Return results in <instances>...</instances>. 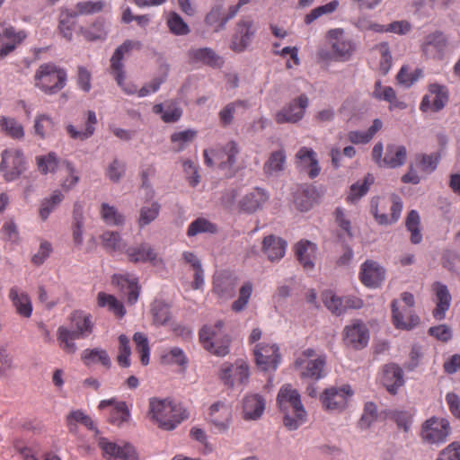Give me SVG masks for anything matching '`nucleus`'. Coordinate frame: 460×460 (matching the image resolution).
<instances>
[{
  "instance_id": "obj_27",
  "label": "nucleus",
  "mask_w": 460,
  "mask_h": 460,
  "mask_svg": "<svg viewBox=\"0 0 460 460\" xmlns=\"http://www.w3.org/2000/svg\"><path fill=\"white\" fill-rule=\"evenodd\" d=\"M381 382L391 394H397L398 388L404 385L402 369L394 363L385 365Z\"/></svg>"
},
{
  "instance_id": "obj_11",
  "label": "nucleus",
  "mask_w": 460,
  "mask_h": 460,
  "mask_svg": "<svg viewBox=\"0 0 460 460\" xmlns=\"http://www.w3.org/2000/svg\"><path fill=\"white\" fill-rule=\"evenodd\" d=\"M239 153L237 144L234 141L226 143L224 146L214 150H204V162L208 166L215 164L221 170H230L236 163Z\"/></svg>"
},
{
  "instance_id": "obj_39",
  "label": "nucleus",
  "mask_w": 460,
  "mask_h": 460,
  "mask_svg": "<svg viewBox=\"0 0 460 460\" xmlns=\"http://www.w3.org/2000/svg\"><path fill=\"white\" fill-rule=\"evenodd\" d=\"M25 37L26 34L23 31L15 32L13 27L4 28L3 32H0V40L5 39L10 40V42H7L0 49V57H5L12 52L15 49L16 44L22 42Z\"/></svg>"
},
{
  "instance_id": "obj_41",
  "label": "nucleus",
  "mask_w": 460,
  "mask_h": 460,
  "mask_svg": "<svg viewBox=\"0 0 460 460\" xmlns=\"http://www.w3.org/2000/svg\"><path fill=\"white\" fill-rule=\"evenodd\" d=\"M104 5L105 3L102 0L79 2L75 5V10L66 9V13L72 18H76L78 15L93 14L102 12Z\"/></svg>"
},
{
  "instance_id": "obj_60",
  "label": "nucleus",
  "mask_w": 460,
  "mask_h": 460,
  "mask_svg": "<svg viewBox=\"0 0 460 460\" xmlns=\"http://www.w3.org/2000/svg\"><path fill=\"white\" fill-rule=\"evenodd\" d=\"M322 299L324 305L332 314L336 315H341L343 314L342 297L337 296L332 290H325L322 294Z\"/></svg>"
},
{
  "instance_id": "obj_13",
  "label": "nucleus",
  "mask_w": 460,
  "mask_h": 460,
  "mask_svg": "<svg viewBox=\"0 0 460 460\" xmlns=\"http://www.w3.org/2000/svg\"><path fill=\"white\" fill-rule=\"evenodd\" d=\"M22 153L16 149L4 150L0 163V172L6 181L17 179L25 170Z\"/></svg>"
},
{
  "instance_id": "obj_25",
  "label": "nucleus",
  "mask_w": 460,
  "mask_h": 460,
  "mask_svg": "<svg viewBox=\"0 0 460 460\" xmlns=\"http://www.w3.org/2000/svg\"><path fill=\"white\" fill-rule=\"evenodd\" d=\"M188 58L191 64L208 66L219 68L224 64V59L211 48H196L188 51Z\"/></svg>"
},
{
  "instance_id": "obj_36",
  "label": "nucleus",
  "mask_w": 460,
  "mask_h": 460,
  "mask_svg": "<svg viewBox=\"0 0 460 460\" xmlns=\"http://www.w3.org/2000/svg\"><path fill=\"white\" fill-rule=\"evenodd\" d=\"M81 359L86 366L100 363L107 369L111 367V360L107 351L100 348L84 349L81 354Z\"/></svg>"
},
{
  "instance_id": "obj_47",
  "label": "nucleus",
  "mask_w": 460,
  "mask_h": 460,
  "mask_svg": "<svg viewBox=\"0 0 460 460\" xmlns=\"http://www.w3.org/2000/svg\"><path fill=\"white\" fill-rule=\"evenodd\" d=\"M217 232V225L204 217H198L190 224L187 230V235L189 237H192L199 234H215Z\"/></svg>"
},
{
  "instance_id": "obj_33",
  "label": "nucleus",
  "mask_w": 460,
  "mask_h": 460,
  "mask_svg": "<svg viewBox=\"0 0 460 460\" xmlns=\"http://www.w3.org/2000/svg\"><path fill=\"white\" fill-rule=\"evenodd\" d=\"M287 248V242L275 235L264 237L262 250L270 261H277L284 257Z\"/></svg>"
},
{
  "instance_id": "obj_12",
  "label": "nucleus",
  "mask_w": 460,
  "mask_h": 460,
  "mask_svg": "<svg viewBox=\"0 0 460 460\" xmlns=\"http://www.w3.org/2000/svg\"><path fill=\"white\" fill-rule=\"evenodd\" d=\"M450 425L444 418L431 417L421 426L420 437L429 444H440L446 441L450 434Z\"/></svg>"
},
{
  "instance_id": "obj_49",
  "label": "nucleus",
  "mask_w": 460,
  "mask_h": 460,
  "mask_svg": "<svg viewBox=\"0 0 460 460\" xmlns=\"http://www.w3.org/2000/svg\"><path fill=\"white\" fill-rule=\"evenodd\" d=\"M36 164L40 173H53L59 164V159L55 152H49L47 155L36 156Z\"/></svg>"
},
{
  "instance_id": "obj_34",
  "label": "nucleus",
  "mask_w": 460,
  "mask_h": 460,
  "mask_svg": "<svg viewBox=\"0 0 460 460\" xmlns=\"http://www.w3.org/2000/svg\"><path fill=\"white\" fill-rule=\"evenodd\" d=\"M407 157V150L403 146L388 145L385 157L383 158L384 166L388 168H396L404 164Z\"/></svg>"
},
{
  "instance_id": "obj_20",
  "label": "nucleus",
  "mask_w": 460,
  "mask_h": 460,
  "mask_svg": "<svg viewBox=\"0 0 460 460\" xmlns=\"http://www.w3.org/2000/svg\"><path fill=\"white\" fill-rule=\"evenodd\" d=\"M308 106V98L302 94L281 109L275 117L277 123H296L302 119Z\"/></svg>"
},
{
  "instance_id": "obj_62",
  "label": "nucleus",
  "mask_w": 460,
  "mask_h": 460,
  "mask_svg": "<svg viewBox=\"0 0 460 460\" xmlns=\"http://www.w3.org/2000/svg\"><path fill=\"white\" fill-rule=\"evenodd\" d=\"M422 76V69L416 68L414 71L410 72L407 66H402L396 75V79L400 84L405 87H411Z\"/></svg>"
},
{
  "instance_id": "obj_31",
  "label": "nucleus",
  "mask_w": 460,
  "mask_h": 460,
  "mask_svg": "<svg viewBox=\"0 0 460 460\" xmlns=\"http://www.w3.org/2000/svg\"><path fill=\"white\" fill-rule=\"evenodd\" d=\"M231 409L223 402H217L209 407V420L218 429H225L231 420Z\"/></svg>"
},
{
  "instance_id": "obj_56",
  "label": "nucleus",
  "mask_w": 460,
  "mask_h": 460,
  "mask_svg": "<svg viewBox=\"0 0 460 460\" xmlns=\"http://www.w3.org/2000/svg\"><path fill=\"white\" fill-rule=\"evenodd\" d=\"M439 156L436 154H418L415 156V165L422 172L430 173L436 170Z\"/></svg>"
},
{
  "instance_id": "obj_50",
  "label": "nucleus",
  "mask_w": 460,
  "mask_h": 460,
  "mask_svg": "<svg viewBox=\"0 0 460 460\" xmlns=\"http://www.w3.org/2000/svg\"><path fill=\"white\" fill-rule=\"evenodd\" d=\"M160 209L161 206L156 201L143 206L139 211V218L137 220L138 226L144 228L155 221L159 216Z\"/></svg>"
},
{
  "instance_id": "obj_53",
  "label": "nucleus",
  "mask_w": 460,
  "mask_h": 460,
  "mask_svg": "<svg viewBox=\"0 0 460 460\" xmlns=\"http://www.w3.org/2000/svg\"><path fill=\"white\" fill-rule=\"evenodd\" d=\"M153 321L155 324L164 325L171 319L170 306L161 300H155L151 308Z\"/></svg>"
},
{
  "instance_id": "obj_14",
  "label": "nucleus",
  "mask_w": 460,
  "mask_h": 460,
  "mask_svg": "<svg viewBox=\"0 0 460 460\" xmlns=\"http://www.w3.org/2000/svg\"><path fill=\"white\" fill-rule=\"evenodd\" d=\"M353 394V391L348 385L341 387L332 386L326 388L320 396L323 407L327 411H343L348 404L349 398Z\"/></svg>"
},
{
  "instance_id": "obj_61",
  "label": "nucleus",
  "mask_w": 460,
  "mask_h": 460,
  "mask_svg": "<svg viewBox=\"0 0 460 460\" xmlns=\"http://www.w3.org/2000/svg\"><path fill=\"white\" fill-rule=\"evenodd\" d=\"M196 136L197 131L193 129H187L173 133L171 136V141L175 145L174 150L177 152L182 151L187 145L193 141Z\"/></svg>"
},
{
  "instance_id": "obj_7",
  "label": "nucleus",
  "mask_w": 460,
  "mask_h": 460,
  "mask_svg": "<svg viewBox=\"0 0 460 460\" xmlns=\"http://www.w3.org/2000/svg\"><path fill=\"white\" fill-rule=\"evenodd\" d=\"M402 210L401 198L393 194L389 199H383L377 203L372 201L371 211L379 225H391L398 221Z\"/></svg>"
},
{
  "instance_id": "obj_4",
  "label": "nucleus",
  "mask_w": 460,
  "mask_h": 460,
  "mask_svg": "<svg viewBox=\"0 0 460 460\" xmlns=\"http://www.w3.org/2000/svg\"><path fill=\"white\" fill-rule=\"evenodd\" d=\"M202 347L209 353L224 357L230 351L231 339L224 330V322L219 320L213 325H204L199 332Z\"/></svg>"
},
{
  "instance_id": "obj_64",
  "label": "nucleus",
  "mask_w": 460,
  "mask_h": 460,
  "mask_svg": "<svg viewBox=\"0 0 460 460\" xmlns=\"http://www.w3.org/2000/svg\"><path fill=\"white\" fill-rule=\"evenodd\" d=\"M101 216L108 225L120 226L124 223V217L113 206L102 203L101 206Z\"/></svg>"
},
{
  "instance_id": "obj_38",
  "label": "nucleus",
  "mask_w": 460,
  "mask_h": 460,
  "mask_svg": "<svg viewBox=\"0 0 460 460\" xmlns=\"http://www.w3.org/2000/svg\"><path fill=\"white\" fill-rule=\"evenodd\" d=\"M97 304L100 307H107L108 310L118 318H122L126 314L123 304L114 296L109 295L105 292L98 293Z\"/></svg>"
},
{
  "instance_id": "obj_51",
  "label": "nucleus",
  "mask_w": 460,
  "mask_h": 460,
  "mask_svg": "<svg viewBox=\"0 0 460 460\" xmlns=\"http://www.w3.org/2000/svg\"><path fill=\"white\" fill-rule=\"evenodd\" d=\"M420 224V219L419 213L416 210H411L407 215L405 226L407 230L411 233V242L413 244H418L422 240Z\"/></svg>"
},
{
  "instance_id": "obj_63",
  "label": "nucleus",
  "mask_w": 460,
  "mask_h": 460,
  "mask_svg": "<svg viewBox=\"0 0 460 460\" xmlns=\"http://www.w3.org/2000/svg\"><path fill=\"white\" fill-rule=\"evenodd\" d=\"M252 289L253 287L250 281H247L243 284V286L239 289L238 298L233 302L231 306L234 312L239 313L246 307L252 296Z\"/></svg>"
},
{
  "instance_id": "obj_17",
  "label": "nucleus",
  "mask_w": 460,
  "mask_h": 460,
  "mask_svg": "<svg viewBox=\"0 0 460 460\" xmlns=\"http://www.w3.org/2000/svg\"><path fill=\"white\" fill-rule=\"evenodd\" d=\"M123 253L127 261L133 264L150 263L155 265L158 254L155 249L147 242H141L125 247Z\"/></svg>"
},
{
  "instance_id": "obj_40",
  "label": "nucleus",
  "mask_w": 460,
  "mask_h": 460,
  "mask_svg": "<svg viewBox=\"0 0 460 460\" xmlns=\"http://www.w3.org/2000/svg\"><path fill=\"white\" fill-rule=\"evenodd\" d=\"M113 280L116 281L122 289L127 290L128 303L134 305L138 299L140 290L137 279H131L128 276L125 275H114Z\"/></svg>"
},
{
  "instance_id": "obj_35",
  "label": "nucleus",
  "mask_w": 460,
  "mask_h": 460,
  "mask_svg": "<svg viewBox=\"0 0 460 460\" xmlns=\"http://www.w3.org/2000/svg\"><path fill=\"white\" fill-rule=\"evenodd\" d=\"M267 200L266 193L261 189H255L246 194L239 202L242 210L252 213L261 208Z\"/></svg>"
},
{
  "instance_id": "obj_44",
  "label": "nucleus",
  "mask_w": 460,
  "mask_h": 460,
  "mask_svg": "<svg viewBox=\"0 0 460 460\" xmlns=\"http://www.w3.org/2000/svg\"><path fill=\"white\" fill-rule=\"evenodd\" d=\"M79 339L74 332L65 326H59L57 331V340L61 349L67 354H74L77 347L75 340Z\"/></svg>"
},
{
  "instance_id": "obj_24",
  "label": "nucleus",
  "mask_w": 460,
  "mask_h": 460,
  "mask_svg": "<svg viewBox=\"0 0 460 460\" xmlns=\"http://www.w3.org/2000/svg\"><path fill=\"white\" fill-rule=\"evenodd\" d=\"M8 298L15 313L22 318H30L32 314L33 306L30 296L17 286L10 288Z\"/></svg>"
},
{
  "instance_id": "obj_52",
  "label": "nucleus",
  "mask_w": 460,
  "mask_h": 460,
  "mask_svg": "<svg viewBox=\"0 0 460 460\" xmlns=\"http://www.w3.org/2000/svg\"><path fill=\"white\" fill-rule=\"evenodd\" d=\"M285 163L286 154L284 150L280 149L270 154L269 159L264 164L263 170L267 174H273L283 171Z\"/></svg>"
},
{
  "instance_id": "obj_55",
  "label": "nucleus",
  "mask_w": 460,
  "mask_h": 460,
  "mask_svg": "<svg viewBox=\"0 0 460 460\" xmlns=\"http://www.w3.org/2000/svg\"><path fill=\"white\" fill-rule=\"evenodd\" d=\"M339 4H340V3L338 0H332L326 4L317 6L315 8L312 9L310 11V13H308L305 16V18H304L305 23L309 25L312 22H314L315 20H317L318 18L322 17L323 15L330 14V13H333L334 11H336Z\"/></svg>"
},
{
  "instance_id": "obj_28",
  "label": "nucleus",
  "mask_w": 460,
  "mask_h": 460,
  "mask_svg": "<svg viewBox=\"0 0 460 460\" xmlns=\"http://www.w3.org/2000/svg\"><path fill=\"white\" fill-rule=\"evenodd\" d=\"M71 330L79 339L88 337L93 330L92 315L84 311H74L69 316Z\"/></svg>"
},
{
  "instance_id": "obj_9",
  "label": "nucleus",
  "mask_w": 460,
  "mask_h": 460,
  "mask_svg": "<svg viewBox=\"0 0 460 460\" xmlns=\"http://www.w3.org/2000/svg\"><path fill=\"white\" fill-rule=\"evenodd\" d=\"M402 301L403 302L404 311L407 313V319L403 320L402 313L400 311L399 302L393 300L392 302V321L396 329L411 330L418 325L420 319L414 314V296L411 293L403 292L401 295Z\"/></svg>"
},
{
  "instance_id": "obj_18",
  "label": "nucleus",
  "mask_w": 460,
  "mask_h": 460,
  "mask_svg": "<svg viewBox=\"0 0 460 460\" xmlns=\"http://www.w3.org/2000/svg\"><path fill=\"white\" fill-rule=\"evenodd\" d=\"M97 444L104 457L114 458L115 460H137L134 447L128 443L119 445L106 438L100 437Z\"/></svg>"
},
{
  "instance_id": "obj_21",
  "label": "nucleus",
  "mask_w": 460,
  "mask_h": 460,
  "mask_svg": "<svg viewBox=\"0 0 460 460\" xmlns=\"http://www.w3.org/2000/svg\"><path fill=\"white\" fill-rule=\"evenodd\" d=\"M107 407H111L108 416V420L111 424L120 427L129 421L130 411L125 402L111 398L102 400L99 402V410H104Z\"/></svg>"
},
{
  "instance_id": "obj_54",
  "label": "nucleus",
  "mask_w": 460,
  "mask_h": 460,
  "mask_svg": "<svg viewBox=\"0 0 460 460\" xmlns=\"http://www.w3.org/2000/svg\"><path fill=\"white\" fill-rule=\"evenodd\" d=\"M64 195L58 190L53 191L49 198H46L42 200L40 216L42 220H46L49 214L60 204L63 200Z\"/></svg>"
},
{
  "instance_id": "obj_29",
  "label": "nucleus",
  "mask_w": 460,
  "mask_h": 460,
  "mask_svg": "<svg viewBox=\"0 0 460 460\" xmlns=\"http://www.w3.org/2000/svg\"><path fill=\"white\" fill-rule=\"evenodd\" d=\"M317 246L315 243L301 240L295 245V254L305 270H312L314 268Z\"/></svg>"
},
{
  "instance_id": "obj_5",
  "label": "nucleus",
  "mask_w": 460,
  "mask_h": 460,
  "mask_svg": "<svg viewBox=\"0 0 460 460\" xmlns=\"http://www.w3.org/2000/svg\"><path fill=\"white\" fill-rule=\"evenodd\" d=\"M326 362V355L317 356L315 350L309 348L305 349L296 359L295 366L299 369L302 377L319 380L325 376Z\"/></svg>"
},
{
  "instance_id": "obj_30",
  "label": "nucleus",
  "mask_w": 460,
  "mask_h": 460,
  "mask_svg": "<svg viewBox=\"0 0 460 460\" xmlns=\"http://www.w3.org/2000/svg\"><path fill=\"white\" fill-rule=\"evenodd\" d=\"M265 410V400L257 394H248L243 398V413L245 420L261 418Z\"/></svg>"
},
{
  "instance_id": "obj_16",
  "label": "nucleus",
  "mask_w": 460,
  "mask_h": 460,
  "mask_svg": "<svg viewBox=\"0 0 460 460\" xmlns=\"http://www.w3.org/2000/svg\"><path fill=\"white\" fill-rule=\"evenodd\" d=\"M448 102L447 89L438 84H431L429 86L428 93L420 102V110L422 112H438L441 111Z\"/></svg>"
},
{
  "instance_id": "obj_46",
  "label": "nucleus",
  "mask_w": 460,
  "mask_h": 460,
  "mask_svg": "<svg viewBox=\"0 0 460 460\" xmlns=\"http://www.w3.org/2000/svg\"><path fill=\"white\" fill-rule=\"evenodd\" d=\"M374 176L368 173L367 176H365L362 181H357L352 184L347 196V201L355 203L360 199L364 195L367 193L369 187L374 183Z\"/></svg>"
},
{
  "instance_id": "obj_48",
  "label": "nucleus",
  "mask_w": 460,
  "mask_h": 460,
  "mask_svg": "<svg viewBox=\"0 0 460 460\" xmlns=\"http://www.w3.org/2000/svg\"><path fill=\"white\" fill-rule=\"evenodd\" d=\"M56 124L52 118L46 114L38 115L34 122L35 134L40 138H45L54 133Z\"/></svg>"
},
{
  "instance_id": "obj_2",
  "label": "nucleus",
  "mask_w": 460,
  "mask_h": 460,
  "mask_svg": "<svg viewBox=\"0 0 460 460\" xmlns=\"http://www.w3.org/2000/svg\"><path fill=\"white\" fill-rule=\"evenodd\" d=\"M152 418L164 430H173L189 414L182 405L168 399L152 398L149 402Z\"/></svg>"
},
{
  "instance_id": "obj_43",
  "label": "nucleus",
  "mask_w": 460,
  "mask_h": 460,
  "mask_svg": "<svg viewBox=\"0 0 460 460\" xmlns=\"http://www.w3.org/2000/svg\"><path fill=\"white\" fill-rule=\"evenodd\" d=\"M77 423L85 426L89 429H94L95 426L92 418L81 410L72 411L66 416V426L69 432H77Z\"/></svg>"
},
{
  "instance_id": "obj_1",
  "label": "nucleus",
  "mask_w": 460,
  "mask_h": 460,
  "mask_svg": "<svg viewBox=\"0 0 460 460\" xmlns=\"http://www.w3.org/2000/svg\"><path fill=\"white\" fill-rule=\"evenodd\" d=\"M277 404L283 413V422L289 430L297 429L306 420V411L300 394L291 385H282L277 395Z\"/></svg>"
},
{
  "instance_id": "obj_10",
  "label": "nucleus",
  "mask_w": 460,
  "mask_h": 460,
  "mask_svg": "<svg viewBox=\"0 0 460 460\" xmlns=\"http://www.w3.org/2000/svg\"><path fill=\"white\" fill-rule=\"evenodd\" d=\"M420 50L425 58L440 60L453 52L454 49L444 33L436 31L423 38Z\"/></svg>"
},
{
  "instance_id": "obj_57",
  "label": "nucleus",
  "mask_w": 460,
  "mask_h": 460,
  "mask_svg": "<svg viewBox=\"0 0 460 460\" xmlns=\"http://www.w3.org/2000/svg\"><path fill=\"white\" fill-rule=\"evenodd\" d=\"M166 22L170 31L174 35L184 36L190 32L189 25L175 12L168 14Z\"/></svg>"
},
{
  "instance_id": "obj_3",
  "label": "nucleus",
  "mask_w": 460,
  "mask_h": 460,
  "mask_svg": "<svg viewBox=\"0 0 460 460\" xmlns=\"http://www.w3.org/2000/svg\"><path fill=\"white\" fill-rule=\"evenodd\" d=\"M67 74L54 63L41 64L34 75L35 87L48 95L60 92L66 85Z\"/></svg>"
},
{
  "instance_id": "obj_23",
  "label": "nucleus",
  "mask_w": 460,
  "mask_h": 460,
  "mask_svg": "<svg viewBox=\"0 0 460 460\" xmlns=\"http://www.w3.org/2000/svg\"><path fill=\"white\" fill-rule=\"evenodd\" d=\"M385 278V270L376 261H366L360 267L359 279L367 288H378Z\"/></svg>"
},
{
  "instance_id": "obj_26",
  "label": "nucleus",
  "mask_w": 460,
  "mask_h": 460,
  "mask_svg": "<svg viewBox=\"0 0 460 460\" xmlns=\"http://www.w3.org/2000/svg\"><path fill=\"white\" fill-rule=\"evenodd\" d=\"M431 290L434 293V302L436 304V307L433 310V316L437 320H442L446 316V312L450 307L451 295L447 287L438 281L432 284Z\"/></svg>"
},
{
  "instance_id": "obj_42",
  "label": "nucleus",
  "mask_w": 460,
  "mask_h": 460,
  "mask_svg": "<svg viewBox=\"0 0 460 460\" xmlns=\"http://www.w3.org/2000/svg\"><path fill=\"white\" fill-rule=\"evenodd\" d=\"M102 247L110 253L124 252L126 244L118 232L105 231L100 236Z\"/></svg>"
},
{
  "instance_id": "obj_58",
  "label": "nucleus",
  "mask_w": 460,
  "mask_h": 460,
  "mask_svg": "<svg viewBox=\"0 0 460 460\" xmlns=\"http://www.w3.org/2000/svg\"><path fill=\"white\" fill-rule=\"evenodd\" d=\"M213 289L220 297H232L235 291V283L230 278H217L214 281Z\"/></svg>"
},
{
  "instance_id": "obj_8",
  "label": "nucleus",
  "mask_w": 460,
  "mask_h": 460,
  "mask_svg": "<svg viewBox=\"0 0 460 460\" xmlns=\"http://www.w3.org/2000/svg\"><path fill=\"white\" fill-rule=\"evenodd\" d=\"M142 48V44L138 40H125L119 47H118L111 58V73L114 75V78L117 84L123 89L125 93L128 94H133L137 92L135 87H126L124 84L125 80V72H124V65L122 60L124 58V55L128 53L132 49H140Z\"/></svg>"
},
{
  "instance_id": "obj_32",
  "label": "nucleus",
  "mask_w": 460,
  "mask_h": 460,
  "mask_svg": "<svg viewBox=\"0 0 460 460\" xmlns=\"http://www.w3.org/2000/svg\"><path fill=\"white\" fill-rule=\"evenodd\" d=\"M234 16H230V10L227 13L223 12V5L217 4L211 8L205 17V23L212 29L214 32H218L225 29L226 23Z\"/></svg>"
},
{
  "instance_id": "obj_45",
  "label": "nucleus",
  "mask_w": 460,
  "mask_h": 460,
  "mask_svg": "<svg viewBox=\"0 0 460 460\" xmlns=\"http://www.w3.org/2000/svg\"><path fill=\"white\" fill-rule=\"evenodd\" d=\"M338 34V31H335ZM340 37L336 36L335 40L332 44L333 53L336 58L341 60H347L354 51V45L350 40L345 39L342 32L339 31Z\"/></svg>"
},
{
  "instance_id": "obj_19",
  "label": "nucleus",
  "mask_w": 460,
  "mask_h": 460,
  "mask_svg": "<svg viewBox=\"0 0 460 460\" xmlns=\"http://www.w3.org/2000/svg\"><path fill=\"white\" fill-rule=\"evenodd\" d=\"M343 341L346 345L355 349L367 347L369 341V331L367 325L360 320H354L347 325L343 331Z\"/></svg>"
},
{
  "instance_id": "obj_6",
  "label": "nucleus",
  "mask_w": 460,
  "mask_h": 460,
  "mask_svg": "<svg viewBox=\"0 0 460 460\" xmlns=\"http://www.w3.org/2000/svg\"><path fill=\"white\" fill-rule=\"evenodd\" d=\"M218 377L228 388L244 386L250 378V366L243 358H237L234 363L224 362L218 370Z\"/></svg>"
},
{
  "instance_id": "obj_59",
  "label": "nucleus",
  "mask_w": 460,
  "mask_h": 460,
  "mask_svg": "<svg viewBox=\"0 0 460 460\" xmlns=\"http://www.w3.org/2000/svg\"><path fill=\"white\" fill-rule=\"evenodd\" d=\"M0 127L13 138L20 139L24 136L23 127L13 118L2 117L0 119Z\"/></svg>"
},
{
  "instance_id": "obj_37",
  "label": "nucleus",
  "mask_w": 460,
  "mask_h": 460,
  "mask_svg": "<svg viewBox=\"0 0 460 460\" xmlns=\"http://www.w3.org/2000/svg\"><path fill=\"white\" fill-rule=\"evenodd\" d=\"M96 123L97 118L95 112L89 111L87 112V120L85 122V128L84 130H77L73 125H68L66 127V132L71 138L83 141L93 135L95 130L94 126Z\"/></svg>"
},
{
  "instance_id": "obj_15",
  "label": "nucleus",
  "mask_w": 460,
  "mask_h": 460,
  "mask_svg": "<svg viewBox=\"0 0 460 460\" xmlns=\"http://www.w3.org/2000/svg\"><path fill=\"white\" fill-rule=\"evenodd\" d=\"M279 349L275 343L261 342L254 346L253 356L257 366L264 371L278 367L280 361Z\"/></svg>"
},
{
  "instance_id": "obj_22",
  "label": "nucleus",
  "mask_w": 460,
  "mask_h": 460,
  "mask_svg": "<svg viewBox=\"0 0 460 460\" xmlns=\"http://www.w3.org/2000/svg\"><path fill=\"white\" fill-rule=\"evenodd\" d=\"M253 22L251 19H242L236 24V31L232 39L231 49L235 52L243 51L251 43L255 33Z\"/></svg>"
}]
</instances>
